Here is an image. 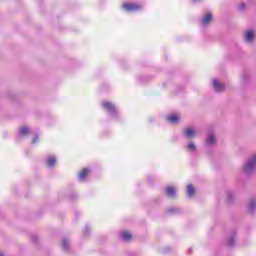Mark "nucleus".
I'll use <instances>...</instances> for the list:
<instances>
[{
	"instance_id": "1",
	"label": "nucleus",
	"mask_w": 256,
	"mask_h": 256,
	"mask_svg": "<svg viewBox=\"0 0 256 256\" xmlns=\"http://www.w3.org/2000/svg\"><path fill=\"white\" fill-rule=\"evenodd\" d=\"M256 169V154L250 157L247 162L244 164L242 171L245 175H251Z\"/></svg>"
},
{
	"instance_id": "2",
	"label": "nucleus",
	"mask_w": 256,
	"mask_h": 256,
	"mask_svg": "<svg viewBox=\"0 0 256 256\" xmlns=\"http://www.w3.org/2000/svg\"><path fill=\"white\" fill-rule=\"evenodd\" d=\"M102 107L110 113L111 117H118L119 112L117 111V108L115 107V104L111 102H103Z\"/></svg>"
},
{
	"instance_id": "3",
	"label": "nucleus",
	"mask_w": 256,
	"mask_h": 256,
	"mask_svg": "<svg viewBox=\"0 0 256 256\" xmlns=\"http://www.w3.org/2000/svg\"><path fill=\"white\" fill-rule=\"evenodd\" d=\"M123 7L128 13H135L137 11H141L143 9V6L138 4H131V3H124Z\"/></svg>"
},
{
	"instance_id": "4",
	"label": "nucleus",
	"mask_w": 256,
	"mask_h": 256,
	"mask_svg": "<svg viewBox=\"0 0 256 256\" xmlns=\"http://www.w3.org/2000/svg\"><path fill=\"white\" fill-rule=\"evenodd\" d=\"M213 88L216 93H223V91L226 89V86L224 83L219 82V80L213 79Z\"/></svg>"
},
{
	"instance_id": "5",
	"label": "nucleus",
	"mask_w": 256,
	"mask_h": 256,
	"mask_svg": "<svg viewBox=\"0 0 256 256\" xmlns=\"http://www.w3.org/2000/svg\"><path fill=\"white\" fill-rule=\"evenodd\" d=\"M255 40V31L253 30H247L244 33V41L246 43H253V41Z\"/></svg>"
},
{
	"instance_id": "6",
	"label": "nucleus",
	"mask_w": 256,
	"mask_h": 256,
	"mask_svg": "<svg viewBox=\"0 0 256 256\" xmlns=\"http://www.w3.org/2000/svg\"><path fill=\"white\" fill-rule=\"evenodd\" d=\"M183 135L186 137V139H195L197 132L193 128H185Z\"/></svg>"
},
{
	"instance_id": "7",
	"label": "nucleus",
	"mask_w": 256,
	"mask_h": 256,
	"mask_svg": "<svg viewBox=\"0 0 256 256\" xmlns=\"http://www.w3.org/2000/svg\"><path fill=\"white\" fill-rule=\"evenodd\" d=\"M237 237V232L235 230H233L230 235L229 238L226 241V245L228 247H235V238Z\"/></svg>"
},
{
	"instance_id": "8",
	"label": "nucleus",
	"mask_w": 256,
	"mask_h": 256,
	"mask_svg": "<svg viewBox=\"0 0 256 256\" xmlns=\"http://www.w3.org/2000/svg\"><path fill=\"white\" fill-rule=\"evenodd\" d=\"M70 241L68 238H63L61 242L62 251L64 253H71V246H69Z\"/></svg>"
},
{
	"instance_id": "9",
	"label": "nucleus",
	"mask_w": 256,
	"mask_h": 256,
	"mask_svg": "<svg viewBox=\"0 0 256 256\" xmlns=\"http://www.w3.org/2000/svg\"><path fill=\"white\" fill-rule=\"evenodd\" d=\"M165 193L167 195V197H170V199H175L176 195H177V191H175V188L168 186L165 189Z\"/></svg>"
},
{
	"instance_id": "10",
	"label": "nucleus",
	"mask_w": 256,
	"mask_h": 256,
	"mask_svg": "<svg viewBox=\"0 0 256 256\" xmlns=\"http://www.w3.org/2000/svg\"><path fill=\"white\" fill-rule=\"evenodd\" d=\"M215 141H216V139H215V134H213V133H208V135H207V137H206V145H207L208 147H211V146L215 145Z\"/></svg>"
},
{
	"instance_id": "11",
	"label": "nucleus",
	"mask_w": 256,
	"mask_h": 256,
	"mask_svg": "<svg viewBox=\"0 0 256 256\" xmlns=\"http://www.w3.org/2000/svg\"><path fill=\"white\" fill-rule=\"evenodd\" d=\"M211 19H213V14L211 13L205 14L201 19L202 25H209V23H211Z\"/></svg>"
},
{
	"instance_id": "12",
	"label": "nucleus",
	"mask_w": 256,
	"mask_h": 256,
	"mask_svg": "<svg viewBox=\"0 0 256 256\" xmlns=\"http://www.w3.org/2000/svg\"><path fill=\"white\" fill-rule=\"evenodd\" d=\"M167 121L168 123H171L172 125H175V123H177L179 121V116L172 114L170 116L167 117Z\"/></svg>"
},
{
	"instance_id": "13",
	"label": "nucleus",
	"mask_w": 256,
	"mask_h": 256,
	"mask_svg": "<svg viewBox=\"0 0 256 256\" xmlns=\"http://www.w3.org/2000/svg\"><path fill=\"white\" fill-rule=\"evenodd\" d=\"M187 196L191 199V197H193L195 195V187H193L192 184H189L187 186Z\"/></svg>"
},
{
	"instance_id": "14",
	"label": "nucleus",
	"mask_w": 256,
	"mask_h": 256,
	"mask_svg": "<svg viewBox=\"0 0 256 256\" xmlns=\"http://www.w3.org/2000/svg\"><path fill=\"white\" fill-rule=\"evenodd\" d=\"M186 149L192 153H195V151H197V146H195V142H189L186 146Z\"/></svg>"
},
{
	"instance_id": "15",
	"label": "nucleus",
	"mask_w": 256,
	"mask_h": 256,
	"mask_svg": "<svg viewBox=\"0 0 256 256\" xmlns=\"http://www.w3.org/2000/svg\"><path fill=\"white\" fill-rule=\"evenodd\" d=\"M89 173V170L87 168H84L80 173H79V179L80 181H83L85 177H87V174Z\"/></svg>"
},
{
	"instance_id": "16",
	"label": "nucleus",
	"mask_w": 256,
	"mask_h": 256,
	"mask_svg": "<svg viewBox=\"0 0 256 256\" xmlns=\"http://www.w3.org/2000/svg\"><path fill=\"white\" fill-rule=\"evenodd\" d=\"M167 213H170V214H179V213H181V208L170 207V208L167 209Z\"/></svg>"
},
{
	"instance_id": "17",
	"label": "nucleus",
	"mask_w": 256,
	"mask_h": 256,
	"mask_svg": "<svg viewBox=\"0 0 256 256\" xmlns=\"http://www.w3.org/2000/svg\"><path fill=\"white\" fill-rule=\"evenodd\" d=\"M121 237L124 241H131L132 236H131V233L124 231L122 232Z\"/></svg>"
},
{
	"instance_id": "18",
	"label": "nucleus",
	"mask_w": 256,
	"mask_h": 256,
	"mask_svg": "<svg viewBox=\"0 0 256 256\" xmlns=\"http://www.w3.org/2000/svg\"><path fill=\"white\" fill-rule=\"evenodd\" d=\"M227 201L230 205L235 201V196L231 191H227Z\"/></svg>"
},
{
	"instance_id": "19",
	"label": "nucleus",
	"mask_w": 256,
	"mask_h": 256,
	"mask_svg": "<svg viewBox=\"0 0 256 256\" xmlns=\"http://www.w3.org/2000/svg\"><path fill=\"white\" fill-rule=\"evenodd\" d=\"M248 211H249V213H251V215H253V213H255V200L250 201V204L248 206Z\"/></svg>"
},
{
	"instance_id": "20",
	"label": "nucleus",
	"mask_w": 256,
	"mask_h": 256,
	"mask_svg": "<svg viewBox=\"0 0 256 256\" xmlns=\"http://www.w3.org/2000/svg\"><path fill=\"white\" fill-rule=\"evenodd\" d=\"M18 133L19 135H29V127H21Z\"/></svg>"
},
{
	"instance_id": "21",
	"label": "nucleus",
	"mask_w": 256,
	"mask_h": 256,
	"mask_svg": "<svg viewBox=\"0 0 256 256\" xmlns=\"http://www.w3.org/2000/svg\"><path fill=\"white\" fill-rule=\"evenodd\" d=\"M56 162H57V159H55V157H52L46 161V165L47 167H53V165H55Z\"/></svg>"
},
{
	"instance_id": "22",
	"label": "nucleus",
	"mask_w": 256,
	"mask_h": 256,
	"mask_svg": "<svg viewBox=\"0 0 256 256\" xmlns=\"http://www.w3.org/2000/svg\"><path fill=\"white\" fill-rule=\"evenodd\" d=\"M30 239H31V242L34 243L35 245L39 243V236H37V234H31Z\"/></svg>"
},
{
	"instance_id": "23",
	"label": "nucleus",
	"mask_w": 256,
	"mask_h": 256,
	"mask_svg": "<svg viewBox=\"0 0 256 256\" xmlns=\"http://www.w3.org/2000/svg\"><path fill=\"white\" fill-rule=\"evenodd\" d=\"M90 233H91V228H89V225H86L83 232L84 237H89Z\"/></svg>"
},
{
	"instance_id": "24",
	"label": "nucleus",
	"mask_w": 256,
	"mask_h": 256,
	"mask_svg": "<svg viewBox=\"0 0 256 256\" xmlns=\"http://www.w3.org/2000/svg\"><path fill=\"white\" fill-rule=\"evenodd\" d=\"M68 197L70 201H75V199H77V194L72 192Z\"/></svg>"
},
{
	"instance_id": "25",
	"label": "nucleus",
	"mask_w": 256,
	"mask_h": 256,
	"mask_svg": "<svg viewBox=\"0 0 256 256\" xmlns=\"http://www.w3.org/2000/svg\"><path fill=\"white\" fill-rule=\"evenodd\" d=\"M35 143H39V135H36V136L32 139V145H35Z\"/></svg>"
},
{
	"instance_id": "26",
	"label": "nucleus",
	"mask_w": 256,
	"mask_h": 256,
	"mask_svg": "<svg viewBox=\"0 0 256 256\" xmlns=\"http://www.w3.org/2000/svg\"><path fill=\"white\" fill-rule=\"evenodd\" d=\"M245 7H246L245 3H241V4L238 6V9H239V11H245Z\"/></svg>"
},
{
	"instance_id": "27",
	"label": "nucleus",
	"mask_w": 256,
	"mask_h": 256,
	"mask_svg": "<svg viewBox=\"0 0 256 256\" xmlns=\"http://www.w3.org/2000/svg\"><path fill=\"white\" fill-rule=\"evenodd\" d=\"M243 81H244V83H247L249 81V75L244 74L243 75Z\"/></svg>"
},
{
	"instance_id": "28",
	"label": "nucleus",
	"mask_w": 256,
	"mask_h": 256,
	"mask_svg": "<svg viewBox=\"0 0 256 256\" xmlns=\"http://www.w3.org/2000/svg\"><path fill=\"white\" fill-rule=\"evenodd\" d=\"M171 251V248H165L164 250H163V253H169Z\"/></svg>"
},
{
	"instance_id": "29",
	"label": "nucleus",
	"mask_w": 256,
	"mask_h": 256,
	"mask_svg": "<svg viewBox=\"0 0 256 256\" xmlns=\"http://www.w3.org/2000/svg\"><path fill=\"white\" fill-rule=\"evenodd\" d=\"M191 251H193V249L189 248L188 251H187L188 255H191Z\"/></svg>"
},
{
	"instance_id": "30",
	"label": "nucleus",
	"mask_w": 256,
	"mask_h": 256,
	"mask_svg": "<svg viewBox=\"0 0 256 256\" xmlns=\"http://www.w3.org/2000/svg\"><path fill=\"white\" fill-rule=\"evenodd\" d=\"M148 183H153V180H151V178H148Z\"/></svg>"
},
{
	"instance_id": "31",
	"label": "nucleus",
	"mask_w": 256,
	"mask_h": 256,
	"mask_svg": "<svg viewBox=\"0 0 256 256\" xmlns=\"http://www.w3.org/2000/svg\"><path fill=\"white\" fill-rule=\"evenodd\" d=\"M0 256H5L3 253L0 252Z\"/></svg>"
},
{
	"instance_id": "32",
	"label": "nucleus",
	"mask_w": 256,
	"mask_h": 256,
	"mask_svg": "<svg viewBox=\"0 0 256 256\" xmlns=\"http://www.w3.org/2000/svg\"><path fill=\"white\" fill-rule=\"evenodd\" d=\"M196 3H198V1H201V0H194Z\"/></svg>"
}]
</instances>
